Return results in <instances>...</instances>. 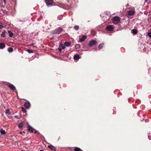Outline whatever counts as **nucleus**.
<instances>
[{
  "label": "nucleus",
  "instance_id": "obj_6",
  "mask_svg": "<svg viewBox=\"0 0 151 151\" xmlns=\"http://www.w3.org/2000/svg\"><path fill=\"white\" fill-rule=\"evenodd\" d=\"M8 86L12 90L14 91V90H16L15 86L11 84H8Z\"/></svg>",
  "mask_w": 151,
  "mask_h": 151
},
{
  "label": "nucleus",
  "instance_id": "obj_15",
  "mask_svg": "<svg viewBox=\"0 0 151 151\" xmlns=\"http://www.w3.org/2000/svg\"><path fill=\"white\" fill-rule=\"evenodd\" d=\"M5 113L7 115H9L10 114V112L9 110V109H6L5 110Z\"/></svg>",
  "mask_w": 151,
  "mask_h": 151
},
{
  "label": "nucleus",
  "instance_id": "obj_24",
  "mask_svg": "<svg viewBox=\"0 0 151 151\" xmlns=\"http://www.w3.org/2000/svg\"><path fill=\"white\" fill-rule=\"evenodd\" d=\"M75 48L76 49H78L80 47V45L79 44H77L75 46Z\"/></svg>",
  "mask_w": 151,
  "mask_h": 151
},
{
  "label": "nucleus",
  "instance_id": "obj_29",
  "mask_svg": "<svg viewBox=\"0 0 151 151\" xmlns=\"http://www.w3.org/2000/svg\"><path fill=\"white\" fill-rule=\"evenodd\" d=\"M14 117L17 119H20L19 116H17V115L15 116Z\"/></svg>",
  "mask_w": 151,
  "mask_h": 151
},
{
  "label": "nucleus",
  "instance_id": "obj_8",
  "mask_svg": "<svg viewBox=\"0 0 151 151\" xmlns=\"http://www.w3.org/2000/svg\"><path fill=\"white\" fill-rule=\"evenodd\" d=\"M135 13V12L133 10H130L128 11V14L131 16L133 15Z\"/></svg>",
  "mask_w": 151,
  "mask_h": 151
},
{
  "label": "nucleus",
  "instance_id": "obj_12",
  "mask_svg": "<svg viewBox=\"0 0 151 151\" xmlns=\"http://www.w3.org/2000/svg\"><path fill=\"white\" fill-rule=\"evenodd\" d=\"M5 44L3 43H0V49H3L5 47Z\"/></svg>",
  "mask_w": 151,
  "mask_h": 151
},
{
  "label": "nucleus",
  "instance_id": "obj_27",
  "mask_svg": "<svg viewBox=\"0 0 151 151\" xmlns=\"http://www.w3.org/2000/svg\"><path fill=\"white\" fill-rule=\"evenodd\" d=\"M4 27L3 24L0 22V29H2Z\"/></svg>",
  "mask_w": 151,
  "mask_h": 151
},
{
  "label": "nucleus",
  "instance_id": "obj_23",
  "mask_svg": "<svg viewBox=\"0 0 151 151\" xmlns=\"http://www.w3.org/2000/svg\"><path fill=\"white\" fill-rule=\"evenodd\" d=\"M23 125V123H21L18 125V126L19 128H21L22 127Z\"/></svg>",
  "mask_w": 151,
  "mask_h": 151
},
{
  "label": "nucleus",
  "instance_id": "obj_10",
  "mask_svg": "<svg viewBox=\"0 0 151 151\" xmlns=\"http://www.w3.org/2000/svg\"><path fill=\"white\" fill-rule=\"evenodd\" d=\"M30 106V103L29 102H26L24 104L25 106L27 108H29Z\"/></svg>",
  "mask_w": 151,
  "mask_h": 151
},
{
  "label": "nucleus",
  "instance_id": "obj_34",
  "mask_svg": "<svg viewBox=\"0 0 151 151\" xmlns=\"http://www.w3.org/2000/svg\"><path fill=\"white\" fill-rule=\"evenodd\" d=\"M40 151H44V150H40Z\"/></svg>",
  "mask_w": 151,
  "mask_h": 151
},
{
  "label": "nucleus",
  "instance_id": "obj_5",
  "mask_svg": "<svg viewBox=\"0 0 151 151\" xmlns=\"http://www.w3.org/2000/svg\"><path fill=\"white\" fill-rule=\"evenodd\" d=\"M62 31V29L59 27L54 31V33L55 34H59Z\"/></svg>",
  "mask_w": 151,
  "mask_h": 151
},
{
  "label": "nucleus",
  "instance_id": "obj_25",
  "mask_svg": "<svg viewBox=\"0 0 151 151\" xmlns=\"http://www.w3.org/2000/svg\"><path fill=\"white\" fill-rule=\"evenodd\" d=\"M27 51L29 53H33V52L32 50H30L29 49H28L27 50Z\"/></svg>",
  "mask_w": 151,
  "mask_h": 151
},
{
  "label": "nucleus",
  "instance_id": "obj_30",
  "mask_svg": "<svg viewBox=\"0 0 151 151\" xmlns=\"http://www.w3.org/2000/svg\"><path fill=\"white\" fill-rule=\"evenodd\" d=\"M1 36L2 37H4V32H2V34H1Z\"/></svg>",
  "mask_w": 151,
  "mask_h": 151
},
{
  "label": "nucleus",
  "instance_id": "obj_7",
  "mask_svg": "<svg viewBox=\"0 0 151 151\" xmlns=\"http://www.w3.org/2000/svg\"><path fill=\"white\" fill-rule=\"evenodd\" d=\"M65 48V46H64L63 44H60L58 48V50L60 51H61L62 49H64Z\"/></svg>",
  "mask_w": 151,
  "mask_h": 151
},
{
  "label": "nucleus",
  "instance_id": "obj_11",
  "mask_svg": "<svg viewBox=\"0 0 151 151\" xmlns=\"http://www.w3.org/2000/svg\"><path fill=\"white\" fill-rule=\"evenodd\" d=\"M86 38V35H83L82 37V38L80 39V41L81 42H83Z\"/></svg>",
  "mask_w": 151,
  "mask_h": 151
},
{
  "label": "nucleus",
  "instance_id": "obj_26",
  "mask_svg": "<svg viewBox=\"0 0 151 151\" xmlns=\"http://www.w3.org/2000/svg\"><path fill=\"white\" fill-rule=\"evenodd\" d=\"M74 28L76 30H78L79 28V27L78 26H75Z\"/></svg>",
  "mask_w": 151,
  "mask_h": 151
},
{
  "label": "nucleus",
  "instance_id": "obj_21",
  "mask_svg": "<svg viewBox=\"0 0 151 151\" xmlns=\"http://www.w3.org/2000/svg\"><path fill=\"white\" fill-rule=\"evenodd\" d=\"M13 50V48L12 47L8 48V50L9 52H12Z\"/></svg>",
  "mask_w": 151,
  "mask_h": 151
},
{
  "label": "nucleus",
  "instance_id": "obj_2",
  "mask_svg": "<svg viewBox=\"0 0 151 151\" xmlns=\"http://www.w3.org/2000/svg\"><path fill=\"white\" fill-rule=\"evenodd\" d=\"M97 43V42L96 41L93 40L89 42V45L91 47H93L95 46Z\"/></svg>",
  "mask_w": 151,
  "mask_h": 151
},
{
  "label": "nucleus",
  "instance_id": "obj_17",
  "mask_svg": "<svg viewBox=\"0 0 151 151\" xmlns=\"http://www.w3.org/2000/svg\"><path fill=\"white\" fill-rule=\"evenodd\" d=\"M0 132H1V133L2 134H6V132L4 130H3V129H1L0 130Z\"/></svg>",
  "mask_w": 151,
  "mask_h": 151
},
{
  "label": "nucleus",
  "instance_id": "obj_18",
  "mask_svg": "<svg viewBox=\"0 0 151 151\" xmlns=\"http://www.w3.org/2000/svg\"><path fill=\"white\" fill-rule=\"evenodd\" d=\"M75 151H83L80 148L76 147L74 149Z\"/></svg>",
  "mask_w": 151,
  "mask_h": 151
},
{
  "label": "nucleus",
  "instance_id": "obj_31",
  "mask_svg": "<svg viewBox=\"0 0 151 151\" xmlns=\"http://www.w3.org/2000/svg\"><path fill=\"white\" fill-rule=\"evenodd\" d=\"M22 111H23V113H25V112H26V110L24 109L23 108H22Z\"/></svg>",
  "mask_w": 151,
  "mask_h": 151
},
{
  "label": "nucleus",
  "instance_id": "obj_22",
  "mask_svg": "<svg viewBox=\"0 0 151 151\" xmlns=\"http://www.w3.org/2000/svg\"><path fill=\"white\" fill-rule=\"evenodd\" d=\"M103 45H104V44H103V43H100L98 46V48H99V49H101V48H102V47H103Z\"/></svg>",
  "mask_w": 151,
  "mask_h": 151
},
{
  "label": "nucleus",
  "instance_id": "obj_33",
  "mask_svg": "<svg viewBox=\"0 0 151 151\" xmlns=\"http://www.w3.org/2000/svg\"><path fill=\"white\" fill-rule=\"evenodd\" d=\"M3 1H4V3L6 4V0H3Z\"/></svg>",
  "mask_w": 151,
  "mask_h": 151
},
{
  "label": "nucleus",
  "instance_id": "obj_9",
  "mask_svg": "<svg viewBox=\"0 0 151 151\" xmlns=\"http://www.w3.org/2000/svg\"><path fill=\"white\" fill-rule=\"evenodd\" d=\"M48 147L51 149L53 151H55L56 150L55 148L52 145H49L47 146Z\"/></svg>",
  "mask_w": 151,
  "mask_h": 151
},
{
  "label": "nucleus",
  "instance_id": "obj_28",
  "mask_svg": "<svg viewBox=\"0 0 151 151\" xmlns=\"http://www.w3.org/2000/svg\"><path fill=\"white\" fill-rule=\"evenodd\" d=\"M148 35L150 38H151V31L149 32L147 34Z\"/></svg>",
  "mask_w": 151,
  "mask_h": 151
},
{
  "label": "nucleus",
  "instance_id": "obj_32",
  "mask_svg": "<svg viewBox=\"0 0 151 151\" xmlns=\"http://www.w3.org/2000/svg\"><path fill=\"white\" fill-rule=\"evenodd\" d=\"M20 134H22L23 135H24L25 134V132H20Z\"/></svg>",
  "mask_w": 151,
  "mask_h": 151
},
{
  "label": "nucleus",
  "instance_id": "obj_3",
  "mask_svg": "<svg viewBox=\"0 0 151 151\" xmlns=\"http://www.w3.org/2000/svg\"><path fill=\"white\" fill-rule=\"evenodd\" d=\"M114 27L112 25H109L107 26L106 27V29L108 31H112Z\"/></svg>",
  "mask_w": 151,
  "mask_h": 151
},
{
  "label": "nucleus",
  "instance_id": "obj_20",
  "mask_svg": "<svg viewBox=\"0 0 151 151\" xmlns=\"http://www.w3.org/2000/svg\"><path fill=\"white\" fill-rule=\"evenodd\" d=\"M8 32L9 34V37H12L13 35V33L12 32L9 30H8Z\"/></svg>",
  "mask_w": 151,
  "mask_h": 151
},
{
  "label": "nucleus",
  "instance_id": "obj_1",
  "mask_svg": "<svg viewBox=\"0 0 151 151\" xmlns=\"http://www.w3.org/2000/svg\"><path fill=\"white\" fill-rule=\"evenodd\" d=\"M120 21V18L117 16L114 17L112 19V22L114 24H118L119 22Z\"/></svg>",
  "mask_w": 151,
  "mask_h": 151
},
{
  "label": "nucleus",
  "instance_id": "obj_16",
  "mask_svg": "<svg viewBox=\"0 0 151 151\" xmlns=\"http://www.w3.org/2000/svg\"><path fill=\"white\" fill-rule=\"evenodd\" d=\"M29 131L32 133L34 132V131H35L34 129H33L30 126H29Z\"/></svg>",
  "mask_w": 151,
  "mask_h": 151
},
{
  "label": "nucleus",
  "instance_id": "obj_4",
  "mask_svg": "<svg viewBox=\"0 0 151 151\" xmlns=\"http://www.w3.org/2000/svg\"><path fill=\"white\" fill-rule=\"evenodd\" d=\"M52 2V0H45L46 3L48 6L51 5Z\"/></svg>",
  "mask_w": 151,
  "mask_h": 151
},
{
  "label": "nucleus",
  "instance_id": "obj_13",
  "mask_svg": "<svg viewBox=\"0 0 151 151\" xmlns=\"http://www.w3.org/2000/svg\"><path fill=\"white\" fill-rule=\"evenodd\" d=\"M71 44V43L70 42H65L64 43V45H65L67 47H69L70 46V45Z\"/></svg>",
  "mask_w": 151,
  "mask_h": 151
},
{
  "label": "nucleus",
  "instance_id": "obj_19",
  "mask_svg": "<svg viewBox=\"0 0 151 151\" xmlns=\"http://www.w3.org/2000/svg\"><path fill=\"white\" fill-rule=\"evenodd\" d=\"M132 32L133 34H136L137 33V31L136 29H134L132 30Z\"/></svg>",
  "mask_w": 151,
  "mask_h": 151
},
{
  "label": "nucleus",
  "instance_id": "obj_14",
  "mask_svg": "<svg viewBox=\"0 0 151 151\" xmlns=\"http://www.w3.org/2000/svg\"><path fill=\"white\" fill-rule=\"evenodd\" d=\"M74 59L75 60H77L79 58V56L78 55H75L73 57Z\"/></svg>",
  "mask_w": 151,
  "mask_h": 151
}]
</instances>
